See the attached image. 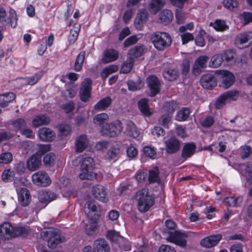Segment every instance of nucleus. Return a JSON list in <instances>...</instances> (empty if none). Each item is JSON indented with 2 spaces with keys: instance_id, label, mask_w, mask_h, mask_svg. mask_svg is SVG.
Segmentation results:
<instances>
[{
  "instance_id": "nucleus-14",
  "label": "nucleus",
  "mask_w": 252,
  "mask_h": 252,
  "mask_svg": "<svg viewBox=\"0 0 252 252\" xmlns=\"http://www.w3.org/2000/svg\"><path fill=\"white\" fill-rule=\"evenodd\" d=\"M252 43V32H245L238 34L235 39V44L240 48L244 47V44Z\"/></svg>"
},
{
  "instance_id": "nucleus-41",
  "label": "nucleus",
  "mask_w": 252,
  "mask_h": 252,
  "mask_svg": "<svg viewBox=\"0 0 252 252\" xmlns=\"http://www.w3.org/2000/svg\"><path fill=\"white\" fill-rule=\"evenodd\" d=\"M79 31L80 28L78 26H74L70 30V34L68 37L69 44H72L76 41L78 36Z\"/></svg>"
},
{
  "instance_id": "nucleus-11",
  "label": "nucleus",
  "mask_w": 252,
  "mask_h": 252,
  "mask_svg": "<svg viewBox=\"0 0 252 252\" xmlns=\"http://www.w3.org/2000/svg\"><path fill=\"white\" fill-rule=\"evenodd\" d=\"M188 235L179 231L171 233L167 237L168 241L181 247H185L187 244L186 238Z\"/></svg>"
},
{
  "instance_id": "nucleus-3",
  "label": "nucleus",
  "mask_w": 252,
  "mask_h": 252,
  "mask_svg": "<svg viewBox=\"0 0 252 252\" xmlns=\"http://www.w3.org/2000/svg\"><path fill=\"white\" fill-rule=\"evenodd\" d=\"M28 229L24 227H13L10 223L5 222L0 225V239L9 240L19 236H25Z\"/></svg>"
},
{
  "instance_id": "nucleus-7",
  "label": "nucleus",
  "mask_w": 252,
  "mask_h": 252,
  "mask_svg": "<svg viewBox=\"0 0 252 252\" xmlns=\"http://www.w3.org/2000/svg\"><path fill=\"white\" fill-rule=\"evenodd\" d=\"M43 233L46 235L48 240V245L51 248H55L62 241L60 230L58 229L49 228L45 231H43Z\"/></svg>"
},
{
  "instance_id": "nucleus-34",
  "label": "nucleus",
  "mask_w": 252,
  "mask_h": 252,
  "mask_svg": "<svg viewBox=\"0 0 252 252\" xmlns=\"http://www.w3.org/2000/svg\"><path fill=\"white\" fill-rule=\"evenodd\" d=\"M173 18V15L171 11L164 9L159 14V20L164 24L169 23Z\"/></svg>"
},
{
  "instance_id": "nucleus-50",
  "label": "nucleus",
  "mask_w": 252,
  "mask_h": 252,
  "mask_svg": "<svg viewBox=\"0 0 252 252\" xmlns=\"http://www.w3.org/2000/svg\"><path fill=\"white\" fill-rule=\"evenodd\" d=\"M59 135L62 138L69 135L71 131L70 125L67 124H61L59 126Z\"/></svg>"
},
{
  "instance_id": "nucleus-58",
  "label": "nucleus",
  "mask_w": 252,
  "mask_h": 252,
  "mask_svg": "<svg viewBox=\"0 0 252 252\" xmlns=\"http://www.w3.org/2000/svg\"><path fill=\"white\" fill-rule=\"evenodd\" d=\"M12 155L9 152L3 153L0 154V163H9L12 161Z\"/></svg>"
},
{
  "instance_id": "nucleus-59",
  "label": "nucleus",
  "mask_w": 252,
  "mask_h": 252,
  "mask_svg": "<svg viewBox=\"0 0 252 252\" xmlns=\"http://www.w3.org/2000/svg\"><path fill=\"white\" fill-rule=\"evenodd\" d=\"M205 34V32L203 30H200L198 34L196 37L195 43L196 44L200 47H203L205 45V42L204 36Z\"/></svg>"
},
{
  "instance_id": "nucleus-44",
  "label": "nucleus",
  "mask_w": 252,
  "mask_h": 252,
  "mask_svg": "<svg viewBox=\"0 0 252 252\" xmlns=\"http://www.w3.org/2000/svg\"><path fill=\"white\" fill-rule=\"evenodd\" d=\"M15 174L14 171L10 169L4 170L1 175V180L4 182L12 181L14 178Z\"/></svg>"
},
{
  "instance_id": "nucleus-8",
  "label": "nucleus",
  "mask_w": 252,
  "mask_h": 252,
  "mask_svg": "<svg viewBox=\"0 0 252 252\" xmlns=\"http://www.w3.org/2000/svg\"><path fill=\"white\" fill-rule=\"evenodd\" d=\"M32 181L34 184L40 187H47L51 183L48 174L42 170L34 173L32 176Z\"/></svg>"
},
{
  "instance_id": "nucleus-62",
  "label": "nucleus",
  "mask_w": 252,
  "mask_h": 252,
  "mask_svg": "<svg viewBox=\"0 0 252 252\" xmlns=\"http://www.w3.org/2000/svg\"><path fill=\"white\" fill-rule=\"evenodd\" d=\"M242 200V198L240 197L236 198L233 196H230L225 198L224 200V202L229 206H235L237 205L238 201L241 202Z\"/></svg>"
},
{
  "instance_id": "nucleus-4",
  "label": "nucleus",
  "mask_w": 252,
  "mask_h": 252,
  "mask_svg": "<svg viewBox=\"0 0 252 252\" xmlns=\"http://www.w3.org/2000/svg\"><path fill=\"white\" fill-rule=\"evenodd\" d=\"M152 42L156 49L163 51L171 44L172 38L170 35L165 32H156L151 37Z\"/></svg>"
},
{
  "instance_id": "nucleus-16",
  "label": "nucleus",
  "mask_w": 252,
  "mask_h": 252,
  "mask_svg": "<svg viewBox=\"0 0 252 252\" xmlns=\"http://www.w3.org/2000/svg\"><path fill=\"white\" fill-rule=\"evenodd\" d=\"M146 81L150 90L151 96H153L159 93L160 84L158 79L156 76H149Z\"/></svg>"
},
{
  "instance_id": "nucleus-1",
  "label": "nucleus",
  "mask_w": 252,
  "mask_h": 252,
  "mask_svg": "<svg viewBox=\"0 0 252 252\" xmlns=\"http://www.w3.org/2000/svg\"><path fill=\"white\" fill-rule=\"evenodd\" d=\"M133 197L137 202L138 210L142 213L148 211L155 203L154 196L147 189L139 190Z\"/></svg>"
},
{
  "instance_id": "nucleus-22",
  "label": "nucleus",
  "mask_w": 252,
  "mask_h": 252,
  "mask_svg": "<svg viewBox=\"0 0 252 252\" xmlns=\"http://www.w3.org/2000/svg\"><path fill=\"white\" fill-rule=\"evenodd\" d=\"M200 83L202 86L206 89H212L217 84L216 79L210 74L203 75L201 78Z\"/></svg>"
},
{
  "instance_id": "nucleus-53",
  "label": "nucleus",
  "mask_w": 252,
  "mask_h": 252,
  "mask_svg": "<svg viewBox=\"0 0 252 252\" xmlns=\"http://www.w3.org/2000/svg\"><path fill=\"white\" fill-rule=\"evenodd\" d=\"M56 158L55 154L52 153H50L44 157L43 163L46 166H53L55 163Z\"/></svg>"
},
{
  "instance_id": "nucleus-49",
  "label": "nucleus",
  "mask_w": 252,
  "mask_h": 252,
  "mask_svg": "<svg viewBox=\"0 0 252 252\" xmlns=\"http://www.w3.org/2000/svg\"><path fill=\"white\" fill-rule=\"evenodd\" d=\"M85 57V52L84 51L81 52L77 56L74 65V68L76 71H79L81 69L84 61Z\"/></svg>"
},
{
  "instance_id": "nucleus-35",
  "label": "nucleus",
  "mask_w": 252,
  "mask_h": 252,
  "mask_svg": "<svg viewBox=\"0 0 252 252\" xmlns=\"http://www.w3.org/2000/svg\"><path fill=\"white\" fill-rule=\"evenodd\" d=\"M15 98V95L12 93L0 94V106L5 107Z\"/></svg>"
},
{
  "instance_id": "nucleus-6",
  "label": "nucleus",
  "mask_w": 252,
  "mask_h": 252,
  "mask_svg": "<svg viewBox=\"0 0 252 252\" xmlns=\"http://www.w3.org/2000/svg\"><path fill=\"white\" fill-rule=\"evenodd\" d=\"M85 212L89 220H98L101 215L100 206L94 201H88L85 205Z\"/></svg>"
},
{
  "instance_id": "nucleus-5",
  "label": "nucleus",
  "mask_w": 252,
  "mask_h": 252,
  "mask_svg": "<svg viewBox=\"0 0 252 252\" xmlns=\"http://www.w3.org/2000/svg\"><path fill=\"white\" fill-rule=\"evenodd\" d=\"M122 130V123L119 121H116L114 123L102 126L101 128V133L103 135L115 137L120 134Z\"/></svg>"
},
{
  "instance_id": "nucleus-42",
  "label": "nucleus",
  "mask_w": 252,
  "mask_h": 252,
  "mask_svg": "<svg viewBox=\"0 0 252 252\" xmlns=\"http://www.w3.org/2000/svg\"><path fill=\"white\" fill-rule=\"evenodd\" d=\"M134 63V60L130 58H127V60L122 65L120 72L123 73H127L131 69Z\"/></svg>"
},
{
  "instance_id": "nucleus-60",
  "label": "nucleus",
  "mask_w": 252,
  "mask_h": 252,
  "mask_svg": "<svg viewBox=\"0 0 252 252\" xmlns=\"http://www.w3.org/2000/svg\"><path fill=\"white\" fill-rule=\"evenodd\" d=\"M240 19L244 25L252 22V13L244 12L240 15Z\"/></svg>"
},
{
  "instance_id": "nucleus-2",
  "label": "nucleus",
  "mask_w": 252,
  "mask_h": 252,
  "mask_svg": "<svg viewBox=\"0 0 252 252\" xmlns=\"http://www.w3.org/2000/svg\"><path fill=\"white\" fill-rule=\"evenodd\" d=\"M75 161L80 164L79 177L81 180H93L95 178L94 172V162L92 158L82 155L77 157Z\"/></svg>"
},
{
  "instance_id": "nucleus-26",
  "label": "nucleus",
  "mask_w": 252,
  "mask_h": 252,
  "mask_svg": "<svg viewBox=\"0 0 252 252\" xmlns=\"http://www.w3.org/2000/svg\"><path fill=\"white\" fill-rule=\"evenodd\" d=\"M94 252H109L110 249L105 240L99 239L94 243Z\"/></svg>"
},
{
  "instance_id": "nucleus-23",
  "label": "nucleus",
  "mask_w": 252,
  "mask_h": 252,
  "mask_svg": "<svg viewBox=\"0 0 252 252\" xmlns=\"http://www.w3.org/2000/svg\"><path fill=\"white\" fill-rule=\"evenodd\" d=\"M209 58L207 56H201L198 57L194 63L192 71L195 75L199 74L206 66Z\"/></svg>"
},
{
  "instance_id": "nucleus-57",
  "label": "nucleus",
  "mask_w": 252,
  "mask_h": 252,
  "mask_svg": "<svg viewBox=\"0 0 252 252\" xmlns=\"http://www.w3.org/2000/svg\"><path fill=\"white\" fill-rule=\"evenodd\" d=\"M12 125L15 130L21 131L26 126V123L24 119L19 118L13 122Z\"/></svg>"
},
{
  "instance_id": "nucleus-37",
  "label": "nucleus",
  "mask_w": 252,
  "mask_h": 252,
  "mask_svg": "<svg viewBox=\"0 0 252 252\" xmlns=\"http://www.w3.org/2000/svg\"><path fill=\"white\" fill-rule=\"evenodd\" d=\"M223 61V56L221 54H215L211 58L209 66L213 68L218 67L221 64Z\"/></svg>"
},
{
  "instance_id": "nucleus-36",
  "label": "nucleus",
  "mask_w": 252,
  "mask_h": 252,
  "mask_svg": "<svg viewBox=\"0 0 252 252\" xmlns=\"http://www.w3.org/2000/svg\"><path fill=\"white\" fill-rule=\"evenodd\" d=\"M144 48L142 46H136L130 49L128 53L127 57L134 60V58L141 56L143 53Z\"/></svg>"
},
{
  "instance_id": "nucleus-45",
  "label": "nucleus",
  "mask_w": 252,
  "mask_h": 252,
  "mask_svg": "<svg viewBox=\"0 0 252 252\" xmlns=\"http://www.w3.org/2000/svg\"><path fill=\"white\" fill-rule=\"evenodd\" d=\"M195 146L192 143L187 144L184 147L182 155L184 158L190 157L194 152Z\"/></svg>"
},
{
  "instance_id": "nucleus-40",
  "label": "nucleus",
  "mask_w": 252,
  "mask_h": 252,
  "mask_svg": "<svg viewBox=\"0 0 252 252\" xmlns=\"http://www.w3.org/2000/svg\"><path fill=\"white\" fill-rule=\"evenodd\" d=\"M109 120V117L108 115L105 113H102L95 115L94 119V123L97 125L102 126Z\"/></svg>"
},
{
  "instance_id": "nucleus-9",
  "label": "nucleus",
  "mask_w": 252,
  "mask_h": 252,
  "mask_svg": "<svg viewBox=\"0 0 252 252\" xmlns=\"http://www.w3.org/2000/svg\"><path fill=\"white\" fill-rule=\"evenodd\" d=\"M239 95L237 91H229L220 95L216 102V106L217 108H220L226 103L236 99Z\"/></svg>"
},
{
  "instance_id": "nucleus-51",
  "label": "nucleus",
  "mask_w": 252,
  "mask_h": 252,
  "mask_svg": "<svg viewBox=\"0 0 252 252\" xmlns=\"http://www.w3.org/2000/svg\"><path fill=\"white\" fill-rule=\"evenodd\" d=\"M222 4L226 9L232 10L238 6V1L237 0H223Z\"/></svg>"
},
{
  "instance_id": "nucleus-21",
  "label": "nucleus",
  "mask_w": 252,
  "mask_h": 252,
  "mask_svg": "<svg viewBox=\"0 0 252 252\" xmlns=\"http://www.w3.org/2000/svg\"><path fill=\"white\" fill-rule=\"evenodd\" d=\"M38 136L41 141L49 142L54 139L56 134L49 128L42 127L38 130Z\"/></svg>"
},
{
  "instance_id": "nucleus-46",
  "label": "nucleus",
  "mask_w": 252,
  "mask_h": 252,
  "mask_svg": "<svg viewBox=\"0 0 252 252\" xmlns=\"http://www.w3.org/2000/svg\"><path fill=\"white\" fill-rule=\"evenodd\" d=\"M163 76L166 80L171 81L177 78L178 72L176 69H169L163 72Z\"/></svg>"
},
{
  "instance_id": "nucleus-38",
  "label": "nucleus",
  "mask_w": 252,
  "mask_h": 252,
  "mask_svg": "<svg viewBox=\"0 0 252 252\" xmlns=\"http://www.w3.org/2000/svg\"><path fill=\"white\" fill-rule=\"evenodd\" d=\"M119 67L117 65H110L103 68L101 73V76L103 80H105L109 75L117 71Z\"/></svg>"
},
{
  "instance_id": "nucleus-31",
  "label": "nucleus",
  "mask_w": 252,
  "mask_h": 252,
  "mask_svg": "<svg viewBox=\"0 0 252 252\" xmlns=\"http://www.w3.org/2000/svg\"><path fill=\"white\" fill-rule=\"evenodd\" d=\"M112 102V99L107 96L100 99L94 106V109L97 111H102L108 107Z\"/></svg>"
},
{
  "instance_id": "nucleus-27",
  "label": "nucleus",
  "mask_w": 252,
  "mask_h": 252,
  "mask_svg": "<svg viewBox=\"0 0 252 252\" xmlns=\"http://www.w3.org/2000/svg\"><path fill=\"white\" fill-rule=\"evenodd\" d=\"M89 140L85 135H80L76 139L75 147L78 153L82 152L88 146Z\"/></svg>"
},
{
  "instance_id": "nucleus-25",
  "label": "nucleus",
  "mask_w": 252,
  "mask_h": 252,
  "mask_svg": "<svg viewBox=\"0 0 252 252\" xmlns=\"http://www.w3.org/2000/svg\"><path fill=\"white\" fill-rule=\"evenodd\" d=\"M165 144L167 152L170 154L177 152L180 147L179 141L174 138L165 141Z\"/></svg>"
},
{
  "instance_id": "nucleus-15",
  "label": "nucleus",
  "mask_w": 252,
  "mask_h": 252,
  "mask_svg": "<svg viewBox=\"0 0 252 252\" xmlns=\"http://www.w3.org/2000/svg\"><path fill=\"white\" fill-rule=\"evenodd\" d=\"M56 198V194L51 191L42 190L38 193V199L39 203L45 204L42 206V208H44L48 203Z\"/></svg>"
},
{
  "instance_id": "nucleus-18",
  "label": "nucleus",
  "mask_w": 252,
  "mask_h": 252,
  "mask_svg": "<svg viewBox=\"0 0 252 252\" xmlns=\"http://www.w3.org/2000/svg\"><path fill=\"white\" fill-rule=\"evenodd\" d=\"M41 165V158L38 154H35L30 157L27 161V167L31 171L38 169Z\"/></svg>"
},
{
  "instance_id": "nucleus-30",
  "label": "nucleus",
  "mask_w": 252,
  "mask_h": 252,
  "mask_svg": "<svg viewBox=\"0 0 252 252\" xmlns=\"http://www.w3.org/2000/svg\"><path fill=\"white\" fill-rule=\"evenodd\" d=\"M49 123V117L44 115H38L34 118L32 124L33 126L37 127L40 126L47 125Z\"/></svg>"
},
{
  "instance_id": "nucleus-61",
  "label": "nucleus",
  "mask_w": 252,
  "mask_h": 252,
  "mask_svg": "<svg viewBox=\"0 0 252 252\" xmlns=\"http://www.w3.org/2000/svg\"><path fill=\"white\" fill-rule=\"evenodd\" d=\"M223 56V61L228 63L234 60L235 53L231 50H226L221 54Z\"/></svg>"
},
{
  "instance_id": "nucleus-19",
  "label": "nucleus",
  "mask_w": 252,
  "mask_h": 252,
  "mask_svg": "<svg viewBox=\"0 0 252 252\" xmlns=\"http://www.w3.org/2000/svg\"><path fill=\"white\" fill-rule=\"evenodd\" d=\"M119 54L118 51L113 49L105 50L103 52L101 62L107 63L116 61L119 58Z\"/></svg>"
},
{
  "instance_id": "nucleus-55",
  "label": "nucleus",
  "mask_w": 252,
  "mask_h": 252,
  "mask_svg": "<svg viewBox=\"0 0 252 252\" xmlns=\"http://www.w3.org/2000/svg\"><path fill=\"white\" fill-rule=\"evenodd\" d=\"M8 19L9 22L8 23H9L12 28H15L17 25L18 18L14 10L12 9H10Z\"/></svg>"
},
{
  "instance_id": "nucleus-64",
  "label": "nucleus",
  "mask_w": 252,
  "mask_h": 252,
  "mask_svg": "<svg viewBox=\"0 0 252 252\" xmlns=\"http://www.w3.org/2000/svg\"><path fill=\"white\" fill-rule=\"evenodd\" d=\"M200 123L203 126L210 127L214 124V120L212 117L207 116L200 119Z\"/></svg>"
},
{
  "instance_id": "nucleus-47",
  "label": "nucleus",
  "mask_w": 252,
  "mask_h": 252,
  "mask_svg": "<svg viewBox=\"0 0 252 252\" xmlns=\"http://www.w3.org/2000/svg\"><path fill=\"white\" fill-rule=\"evenodd\" d=\"M190 114L189 109L187 108H183L178 111L177 115L176 116V120L178 121H186L189 117Z\"/></svg>"
},
{
  "instance_id": "nucleus-54",
  "label": "nucleus",
  "mask_w": 252,
  "mask_h": 252,
  "mask_svg": "<svg viewBox=\"0 0 252 252\" xmlns=\"http://www.w3.org/2000/svg\"><path fill=\"white\" fill-rule=\"evenodd\" d=\"M177 107L178 104L177 102L171 101L165 102L164 105V109L167 112V114H170L172 115Z\"/></svg>"
},
{
  "instance_id": "nucleus-28",
  "label": "nucleus",
  "mask_w": 252,
  "mask_h": 252,
  "mask_svg": "<svg viewBox=\"0 0 252 252\" xmlns=\"http://www.w3.org/2000/svg\"><path fill=\"white\" fill-rule=\"evenodd\" d=\"M125 132L126 135L134 138L138 137L140 134L135 125L131 121L126 124Z\"/></svg>"
},
{
  "instance_id": "nucleus-52",
  "label": "nucleus",
  "mask_w": 252,
  "mask_h": 252,
  "mask_svg": "<svg viewBox=\"0 0 252 252\" xmlns=\"http://www.w3.org/2000/svg\"><path fill=\"white\" fill-rule=\"evenodd\" d=\"M127 85L130 91H134L142 88L144 83L141 80H137L136 82L129 81L127 82Z\"/></svg>"
},
{
  "instance_id": "nucleus-24",
  "label": "nucleus",
  "mask_w": 252,
  "mask_h": 252,
  "mask_svg": "<svg viewBox=\"0 0 252 252\" xmlns=\"http://www.w3.org/2000/svg\"><path fill=\"white\" fill-rule=\"evenodd\" d=\"M94 196L99 201L105 202L107 201L106 191L104 188L101 186H96L94 187L93 190Z\"/></svg>"
},
{
  "instance_id": "nucleus-48",
  "label": "nucleus",
  "mask_w": 252,
  "mask_h": 252,
  "mask_svg": "<svg viewBox=\"0 0 252 252\" xmlns=\"http://www.w3.org/2000/svg\"><path fill=\"white\" fill-rule=\"evenodd\" d=\"M120 152L118 147H114L107 152L106 157L108 159L115 160L118 158Z\"/></svg>"
},
{
  "instance_id": "nucleus-17",
  "label": "nucleus",
  "mask_w": 252,
  "mask_h": 252,
  "mask_svg": "<svg viewBox=\"0 0 252 252\" xmlns=\"http://www.w3.org/2000/svg\"><path fill=\"white\" fill-rule=\"evenodd\" d=\"M222 236L220 234L211 235L202 239L200 242V244L203 247L211 248L218 244Z\"/></svg>"
},
{
  "instance_id": "nucleus-33",
  "label": "nucleus",
  "mask_w": 252,
  "mask_h": 252,
  "mask_svg": "<svg viewBox=\"0 0 252 252\" xmlns=\"http://www.w3.org/2000/svg\"><path fill=\"white\" fill-rule=\"evenodd\" d=\"M138 106L140 111L146 116H150L153 113V111L149 109L148 105V100L146 98L141 99L138 102Z\"/></svg>"
},
{
  "instance_id": "nucleus-13",
  "label": "nucleus",
  "mask_w": 252,
  "mask_h": 252,
  "mask_svg": "<svg viewBox=\"0 0 252 252\" xmlns=\"http://www.w3.org/2000/svg\"><path fill=\"white\" fill-rule=\"evenodd\" d=\"M92 80L89 78H86L82 82L80 91L81 99L84 102L88 101L91 96V91L92 89Z\"/></svg>"
},
{
  "instance_id": "nucleus-43",
  "label": "nucleus",
  "mask_w": 252,
  "mask_h": 252,
  "mask_svg": "<svg viewBox=\"0 0 252 252\" xmlns=\"http://www.w3.org/2000/svg\"><path fill=\"white\" fill-rule=\"evenodd\" d=\"M97 220H89V223L86 224L85 227V231L87 235H93L95 233L97 227Z\"/></svg>"
},
{
  "instance_id": "nucleus-10",
  "label": "nucleus",
  "mask_w": 252,
  "mask_h": 252,
  "mask_svg": "<svg viewBox=\"0 0 252 252\" xmlns=\"http://www.w3.org/2000/svg\"><path fill=\"white\" fill-rule=\"evenodd\" d=\"M16 192L19 203L22 206H28L31 202L32 197L30 191L26 188L16 186Z\"/></svg>"
},
{
  "instance_id": "nucleus-39",
  "label": "nucleus",
  "mask_w": 252,
  "mask_h": 252,
  "mask_svg": "<svg viewBox=\"0 0 252 252\" xmlns=\"http://www.w3.org/2000/svg\"><path fill=\"white\" fill-rule=\"evenodd\" d=\"M215 30L217 31L223 32L228 29V26L224 21L219 19L216 20L214 22L210 24Z\"/></svg>"
},
{
  "instance_id": "nucleus-29",
  "label": "nucleus",
  "mask_w": 252,
  "mask_h": 252,
  "mask_svg": "<svg viewBox=\"0 0 252 252\" xmlns=\"http://www.w3.org/2000/svg\"><path fill=\"white\" fill-rule=\"evenodd\" d=\"M165 4L164 0H151L149 4V10L154 14L157 13Z\"/></svg>"
},
{
  "instance_id": "nucleus-12",
  "label": "nucleus",
  "mask_w": 252,
  "mask_h": 252,
  "mask_svg": "<svg viewBox=\"0 0 252 252\" xmlns=\"http://www.w3.org/2000/svg\"><path fill=\"white\" fill-rule=\"evenodd\" d=\"M216 73L220 76L223 87L227 89L230 87L234 81V75L229 71L224 70H217Z\"/></svg>"
},
{
  "instance_id": "nucleus-32",
  "label": "nucleus",
  "mask_w": 252,
  "mask_h": 252,
  "mask_svg": "<svg viewBox=\"0 0 252 252\" xmlns=\"http://www.w3.org/2000/svg\"><path fill=\"white\" fill-rule=\"evenodd\" d=\"M148 181L151 183H157L159 184L161 179L159 176V170L157 167L149 170Z\"/></svg>"
},
{
  "instance_id": "nucleus-20",
  "label": "nucleus",
  "mask_w": 252,
  "mask_h": 252,
  "mask_svg": "<svg viewBox=\"0 0 252 252\" xmlns=\"http://www.w3.org/2000/svg\"><path fill=\"white\" fill-rule=\"evenodd\" d=\"M148 13L146 10H140L134 20V24L136 28L138 30H141L148 20Z\"/></svg>"
},
{
  "instance_id": "nucleus-63",
  "label": "nucleus",
  "mask_w": 252,
  "mask_h": 252,
  "mask_svg": "<svg viewBox=\"0 0 252 252\" xmlns=\"http://www.w3.org/2000/svg\"><path fill=\"white\" fill-rule=\"evenodd\" d=\"M37 146L38 151L36 154H38L41 157L51 150L50 146L49 144H38Z\"/></svg>"
},
{
  "instance_id": "nucleus-56",
  "label": "nucleus",
  "mask_w": 252,
  "mask_h": 252,
  "mask_svg": "<svg viewBox=\"0 0 252 252\" xmlns=\"http://www.w3.org/2000/svg\"><path fill=\"white\" fill-rule=\"evenodd\" d=\"M107 237L111 241L114 242L123 240V238L120 235L119 233L115 230L108 231L107 234Z\"/></svg>"
}]
</instances>
